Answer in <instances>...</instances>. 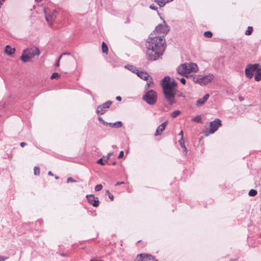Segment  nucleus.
<instances>
[{"instance_id": "nucleus-1", "label": "nucleus", "mask_w": 261, "mask_h": 261, "mask_svg": "<svg viewBox=\"0 0 261 261\" xmlns=\"http://www.w3.org/2000/svg\"><path fill=\"white\" fill-rule=\"evenodd\" d=\"M146 55L148 60L153 61L158 60L166 49V42L163 36L150 34L145 44Z\"/></svg>"}, {"instance_id": "nucleus-2", "label": "nucleus", "mask_w": 261, "mask_h": 261, "mask_svg": "<svg viewBox=\"0 0 261 261\" xmlns=\"http://www.w3.org/2000/svg\"><path fill=\"white\" fill-rule=\"evenodd\" d=\"M161 85L166 100L172 105L176 103L175 95L177 83L169 76H165L162 81Z\"/></svg>"}, {"instance_id": "nucleus-3", "label": "nucleus", "mask_w": 261, "mask_h": 261, "mask_svg": "<svg viewBox=\"0 0 261 261\" xmlns=\"http://www.w3.org/2000/svg\"><path fill=\"white\" fill-rule=\"evenodd\" d=\"M40 54V51L39 48L36 46H33L23 50L20 59L23 62H28L31 58H34L35 56H39Z\"/></svg>"}, {"instance_id": "nucleus-4", "label": "nucleus", "mask_w": 261, "mask_h": 261, "mask_svg": "<svg viewBox=\"0 0 261 261\" xmlns=\"http://www.w3.org/2000/svg\"><path fill=\"white\" fill-rule=\"evenodd\" d=\"M176 70L179 74L186 75L191 72H196L198 70V67L195 63H184L179 66Z\"/></svg>"}, {"instance_id": "nucleus-5", "label": "nucleus", "mask_w": 261, "mask_h": 261, "mask_svg": "<svg viewBox=\"0 0 261 261\" xmlns=\"http://www.w3.org/2000/svg\"><path fill=\"white\" fill-rule=\"evenodd\" d=\"M214 77V74L209 73L208 74L195 75L193 77V80L194 83H198L201 86H204L211 83Z\"/></svg>"}, {"instance_id": "nucleus-6", "label": "nucleus", "mask_w": 261, "mask_h": 261, "mask_svg": "<svg viewBox=\"0 0 261 261\" xmlns=\"http://www.w3.org/2000/svg\"><path fill=\"white\" fill-rule=\"evenodd\" d=\"M169 30V27L166 24V22L164 21L163 24H159L156 27L155 30L151 34L163 36V39H164V36L168 33Z\"/></svg>"}, {"instance_id": "nucleus-7", "label": "nucleus", "mask_w": 261, "mask_h": 261, "mask_svg": "<svg viewBox=\"0 0 261 261\" xmlns=\"http://www.w3.org/2000/svg\"><path fill=\"white\" fill-rule=\"evenodd\" d=\"M44 13L45 14L46 21L49 25H52L53 22L57 16L58 12L56 10L50 11L49 9L44 8Z\"/></svg>"}, {"instance_id": "nucleus-8", "label": "nucleus", "mask_w": 261, "mask_h": 261, "mask_svg": "<svg viewBox=\"0 0 261 261\" xmlns=\"http://www.w3.org/2000/svg\"><path fill=\"white\" fill-rule=\"evenodd\" d=\"M143 99L149 105H154L156 102L157 94L156 92L152 90H148L143 96Z\"/></svg>"}, {"instance_id": "nucleus-9", "label": "nucleus", "mask_w": 261, "mask_h": 261, "mask_svg": "<svg viewBox=\"0 0 261 261\" xmlns=\"http://www.w3.org/2000/svg\"><path fill=\"white\" fill-rule=\"evenodd\" d=\"M221 125V121L218 118H216L214 121L211 122L210 123V129L209 132H206L205 136H207L210 134L214 133Z\"/></svg>"}, {"instance_id": "nucleus-10", "label": "nucleus", "mask_w": 261, "mask_h": 261, "mask_svg": "<svg viewBox=\"0 0 261 261\" xmlns=\"http://www.w3.org/2000/svg\"><path fill=\"white\" fill-rule=\"evenodd\" d=\"M257 66H259L258 64H248L245 69V75L248 79H251L253 76V72L257 68Z\"/></svg>"}, {"instance_id": "nucleus-11", "label": "nucleus", "mask_w": 261, "mask_h": 261, "mask_svg": "<svg viewBox=\"0 0 261 261\" xmlns=\"http://www.w3.org/2000/svg\"><path fill=\"white\" fill-rule=\"evenodd\" d=\"M112 103V101L109 100L102 105L98 106L96 110V113L97 114H103L107 111L108 109L110 108Z\"/></svg>"}, {"instance_id": "nucleus-12", "label": "nucleus", "mask_w": 261, "mask_h": 261, "mask_svg": "<svg viewBox=\"0 0 261 261\" xmlns=\"http://www.w3.org/2000/svg\"><path fill=\"white\" fill-rule=\"evenodd\" d=\"M136 261H158L150 254H140L138 255Z\"/></svg>"}, {"instance_id": "nucleus-13", "label": "nucleus", "mask_w": 261, "mask_h": 261, "mask_svg": "<svg viewBox=\"0 0 261 261\" xmlns=\"http://www.w3.org/2000/svg\"><path fill=\"white\" fill-rule=\"evenodd\" d=\"M87 200L89 203L91 204L94 207H97L99 205V201L97 197H95L93 195L87 196Z\"/></svg>"}, {"instance_id": "nucleus-14", "label": "nucleus", "mask_w": 261, "mask_h": 261, "mask_svg": "<svg viewBox=\"0 0 261 261\" xmlns=\"http://www.w3.org/2000/svg\"><path fill=\"white\" fill-rule=\"evenodd\" d=\"M136 74H137L138 76L140 77L141 79L144 80V81H148L149 79L151 80V77L146 72L137 70Z\"/></svg>"}, {"instance_id": "nucleus-15", "label": "nucleus", "mask_w": 261, "mask_h": 261, "mask_svg": "<svg viewBox=\"0 0 261 261\" xmlns=\"http://www.w3.org/2000/svg\"><path fill=\"white\" fill-rule=\"evenodd\" d=\"M167 124V121H165L159 126L155 133L156 136L160 135L161 133L165 130Z\"/></svg>"}, {"instance_id": "nucleus-16", "label": "nucleus", "mask_w": 261, "mask_h": 261, "mask_svg": "<svg viewBox=\"0 0 261 261\" xmlns=\"http://www.w3.org/2000/svg\"><path fill=\"white\" fill-rule=\"evenodd\" d=\"M210 97L209 94H206L202 98H199L196 102V106L199 107L203 105Z\"/></svg>"}, {"instance_id": "nucleus-17", "label": "nucleus", "mask_w": 261, "mask_h": 261, "mask_svg": "<svg viewBox=\"0 0 261 261\" xmlns=\"http://www.w3.org/2000/svg\"><path fill=\"white\" fill-rule=\"evenodd\" d=\"M254 80L256 82L261 81V68L259 66H257L256 69H255Z\"/></svg>"}, {"instance_id": "nucleus-18", "label": "nucleus", "mask_w": 261, "mask_h": 261, "mask_svg": "<svg viewBox=\"0 0 261 261\" xmlns=\"http://www.w3.org/2000/svg\"><path fill=\"white\" fill-rule=\"evenodd\" d=\"M15 48L11 47L9 45H7L5 47V52L6 54H7L8 55H11L15 52Z\"/></svg>"}, {"instance_id": "nucleus-19", "label": "nucleus", "mask_w": 261, "mask_h": 261, "mask_svg": "<svg viewBox=\"0 0 261 261\" xmlns=\"http://www.w3.org/2000/svg\"><path fill=\"white\" fill-rule=\"evenodd\" d=\"M154 2H156L160 7H164L165 4L172 0H153Z\"/></svg>"}, {"instance_id": "nucleus-20", "label": "nucleus", "mask_w": 261, "mask_h": 261, "mask_svg": "<svg viewBox=\"0 0 261 261\" xmlns=\"http://www.w3.org/2000/svg\"><path fill=\"white\" fill-rule=\"evenodd\" d=\"M108 125L111 126V127H116V128H119V127H120L122 126V123L121 121H117L115 123H109Z\"/></svg>"}, {"instance_id": "nucleus-21", "label": "nucleus", "mask_w": 261, "mask_h": 261, "mask_svg": "<svg viewBox=\"0 0 261 261\" xmlns=\"http://www.w3.org/2000/svg\"><path fill=\"white\" fill-rule=\"evenodd\" d=\"M125 68H127L129 71L133 73H137V70H139L137 68L133 65H127L125 66Z\"/></svg>"}, {"instance_id": "nucleus-22", "label": "nucleus", "mask_w": 261, "mask_h": 261, "mask_svg": "<svg viewBox=\"0 0 261 261\" xmlns=\"http://www.w3.org/2000/svg\"><path fill=\"white\" fill-rule=\"evenodd\" d=\"M101 48L103 53H108V48L107 44L104 42H103L102 43Z\"/></svg>"}, {"instance_id": "nucleus-23", "label": "nucleus", "mask_w": 261, "mask_h": 261, "mask_svg": "<svg viewBox=\"0 0 261 261\" xmlns=\"http://www.w3.org/2000/svg\"><path fill=\"white\" fill-rule=\"evenodd\" d=\"M192 121L198 123L201 122V117L200 116L197 115L192 119Z\"/></svg>"}, {"instance_id": "nucleus-24", "label": "nucleus", "mask_w": 261, "mask_h": 261, "mask_svg": "<svg viewBox=\"0 0 261 261\" xmlns=\"http://www.w3.org/2000/svg\"><path fill=\"white\" fill-rule=\"evenodd\" d=\"M180 111H179V110H176V111H174V112H173L171 114V116L173 118H175L176 117H177L178 115H179L180 114Z\"/></svg>"}, {"instance_id": "nucleus-25", "label": "nucleus", "mask_w": 261, "mask_h": 261, "mask_svg": "<svg viewBox=\"0 0 261 261\" xmlns=\"http://www.w3.org/2000/svg\"><path fill=\"white\" fill-rule=\"evenodd\" d=\"M257 192L256 190H254V189H251L249 192L248 195L250 196H255V195H257Z\"/></svg>"}, {"instance_id": "nucleus-26", "label": "nucleus", "mask_w": 261, "mask_h": 261, "mask_svg": "<svg viewBox=\"0 0 261 261\" xmlns=\"http://www.w3.org/2000/svg\"><path fill=\"white\" fill-rule=\"evenodd\" d=\"M253 31V28L252 27H248L247 30L245 32V35H250L252 34Z\"/></svg>"}, {"instance_id": "nucleus-27", "label": "nucleus", "mask_w": 261, "mask_h": 261, "mask_svg": "<svg viewBox=\"0 0 261 261\" xmlns=\"http://www.w3.org/2000/svg\"><path fill=\"white\" fill-rule=\"evenodd\" d=\"M204 36L207 38H211L213 36V34L210 31H206L204 33Z\"/></svg>"}, {"instance_id": "nucleus-28", "label": "nucleus", "mask_w": 261, "mask_h": 261, "mask_svg": "<svg viewBox=\"0 0 261 261\" xmlns=\"http://www.w3.org/2000/svg\"><path fill=\"white\" fill-rule=\"evenodd\" d=\"M34 174L39 175L40 174V169L38 167H35L34 169Z\"/></svg>"}, {"instance_id": "nucleus-29", "label": "nucleus", "mask_w": 261, "mask_h": 261, "mask_svg": "<svg viewBox=\"0 0 261 261\" xmlns=\"http://www.w3.org/2000/svg\"><path fill=\"white\" fill-rule=\"evenodd\" d=\"M102 186L101 184L97 185L95 187V190L96 191H100L102 189Z\"/></svg>"}, {"instance_id": "nucleus-30", "label": "nucleus", "mask_w": 261, "mask_h": 261, "mask_svg": "<svg viewBox=\"0 0 261 261\" xmlns=\"http://www.w3.org/2000/svg\"><path fill=\"white\" fill-rule=\"evenodd\" d=\"M59 76H60V75L58 73L55 72L52 74V75H51L50 79H54L56 77H59Z\"/></svg>"}, {"instance_id": "nucleus-31", "label": "nucleus", "mask_w": 261, "mask_h": 261, "mask_svg": "<svg viewBox=\"0 0 261 261\" xmlns=\"http://www.w3.org/2000/svg\"><path fill=\"white\" fill-rule=\"evenodd\" d=\"M97 163L98 164H100L101 165H105V162H104L103 161V159L102 158H100L97 161Z\"/></svg>"}, {"instance_id": "nucleus-32", "label": "nucleus", "mask_w": 261, "mask_h": 261, "mask_svg": "<svg viewBox=\"0 0 261 261\" xmlns=\"http://www.w3.org/2000/svg\"><path fill=\"white\" fill-rule=\"evenodd\" d=\"M153 86V83L152 81H149L148 83L146 84V87L147 88L152 87Z\"/></svg>"}, {"instance_id": "nucleus-33", "label": "nucleus", "mask_w": 261, "mask_h": 261, "mask_svg": "<svg viewBox=\"0 0 261 261\" xmlns=\"http://www.w3.org/2000/svg\"><path fill=\"white\" fill-rule=\"evenodd\" d=\"M98 120H99L100 122H102L103 124H105V125H108V124H109V123H108V122H106V121H105L104 120H103V119H102L101 117H98Z\"/></svg>"}, {"instance_id": "nucleus-34", "label": "nucleus", "mask_w": 261, "mask_h": 261, "mask_svg": "<svg viewBox=\"0 0 261 261\" xmlns=\"http://www.w3.org/2000/svg\"><path fill=\"white\" fill-rule=\"evenodd\" d=\"M76 182V181L73 179L72 177H68L67 179V182L69 183V182Z\"/></svg>"}, {"instance_id": "nucleus-35", "label": "nucleus", "mask_w": 261, "mask_h": 261, "mask_svg": "<svg viewBox=\"0 0 261 261\" xmlns=\"http://www.w3.org/2000/svg\"><path fill=\"white\" fill-rule=\"evenodd\" d=\"M178 142L180 145V146L184 148V146H186L185 145V143H184V142L183 141V140H181L180 139V140L178 141Z\"/></svg>"}, {"instance_id": "nucleus-36", "label": "nucleus", "mask_w": 261, "mask_h": 261, "mask_svg": "<svg viewBox=\"0 0 261 261\" xmlns=\"http://www.w3.org/2000/svg\"><path fill=\"white\" fill-rule=\"evenodd\" d=\"M107 193L108 194V196H109V198L111 199V200H113V199H114V196H113V195H112V194H111L110 193V192H109V190L107 191Z\"/></svg>"}, {"instance_id": "nucleus-37", "label": "nucleus", "mask_w": 261, "mask_h": 261, "mask_svg": "<svg viewBox=\"0 0 261 261\" xmlns=\"http://www.w3.org/2000/svg\"><path fill=\"white\" fill-rule=\"evenodd\" d=\"M149 8L152 9V10H157V7L154 5V4H151Z\"/></svg>"}, {"instance_id": "nucleus-38", "label": "nucleus", "mask_w": 261, "mask_h": 261, "mask_svg": "<svg viewBox=\"0 0 261 261\" xmlns=\"http://www.w3.org/2000/svg\"><path fill=\"white\" fill-rule=\"evenodd\" d=\"M61 58V56H60V57H59V58H58V60H57V62L56 63L55 66H56V67H58V66H59V65H60V60Z\"/></svg>"}, {"instance_id": "nucleus-39", "label": "nucleus", "mask_w": 261, "mask_h": 261, "mask_svg": "<svg viewBox=\"0 0 261 261\" xmlns=\"http://www.w3.org/2000/svg\"><path fill=\"white\" fill-rule=\"evenodd\" d=\"M123 155H124V152L123 151H121L119 153L118 158L121 159L123 156Z\"/></svg>"}, {"instance_id": "nucleus-40", "label": "nucleus", "mask_w": 261, "mask_h": 261, "mask_svg": "<svg viewBox=\"0 0 261 261\" xmlns=\"http://www.w3.org/2000/svg\"><path fill=\"white\" fill-rule=\"evenodd\" d=\"M8 258V257H5L3 256H0V261H5Z\"/></svg>"}, {"instance_id": "nucleus-41", "label": "nucleus", "mask_w": 261, "mask_h": 261, "mask_svg": "<svg viewBox=\"0 0 261 261\" xmlns=\"http://www.w3.org/2000/svg\"><path fill=\"white\" fill-rule=\"evenodd\" d=\"M180 82H181L182 84H184V85H185V84H186V79H185V78H184V77L181 78V79H180Z\"/></svg>"}, {"instance_id": "nucleus-42", "label": "nucleus", "mask_w": 261, "mask_h": 261, "mask_svg": "<svg viewBox=\"0 0 261 261\" xmlns=\"http://www.w3.org/2000/svg\"><path fill=\"white\" fill-rule=\"evenodd\" d=\"M112 154H113L112 152H110V153H109L108 154L107 158V160L105 161V162H108V161L109 160L110 158L112 155Z\"/></svg>"}, {"instance_id": "nucleus-43", "label": "nucleus", "mask_w": 261, "mask_h": 261, "mask_svg": "<svg viewBox=\"0 0 261 261\" xmlns=\"http://www.w3.org/2000/svg\"><path fill=\"white\" fill-rule=\"evenodd\" d=\"M184 148H183V151L182 152H183V153L185 155H186L187 152H188V150H187V149L186 146H184Z\"/></svg>"}, {"instance_id": "nucleus-44", "label": "nucleus", "mask_w": 261, "mask_h": 261, "mask_svg": "<svg viewBox=\"0 0 261 261\" xmlns=\"http://www.w3.org/2000/svg\"><path fill=\"white\" fill-rule=\"evenodd\" d=\"M42 224V221L41 220H38L36 221V224H39L40 225H41Z\"/></svg>"}, {"instance_id": "nucleus-45", "label": "nucleus", "mask_w": 261, "mask_h": 261, "mask_svg": "<svg viewBox=\"0 0 261 261\" xmlns=\"http://www.w3.org/2000/svg\"><path fill=\"white\" fill-rule=\"evenodd\" d=\"M179 135L181 136L180 139L183 140V131L182 130H181L180 132V133H179Z\"/></svg>"}, {"instance_id": "nucleus-46", "label": "nucleus", "mask_w": 261, "mask_h": 261, "mask_svg": "<svg viewBox=\"0 0 261 261\" xmlns=\"http://www.w3.org/2000/svg\"><path fill=\"white\" fill-rule=\"evenodd\" d=\"M64 55H70V53L69 52L64 53L60 56L62 57Z\"/></svg>"}, {"instance_id": "nucleus-47", "label": "nucleus", "mask_w": 261, "mask_h": 261, "mask_svg": "<svg viewBox=\"0 0 261 261\" xmlns=\"http://www.w3.org/2000/svg\"><path fill=\"white\" fill-rule=\"evenodd\" d=\"M20 145L21 147H23L24 146L26 145V143L24 142H21Z\"/></svg>"}, {"instance_id": "nucleus-48", "label": "nucleus", "mask_w": 261, "mask_h": 261, "mask_svg": "<svg viewBox=\"0 0 261 261\" xmlns=\"http://www.w3.org/2000/svg\"><path fill=\"white\" fill-rule=\"evenodd\" d=\"M116 99L117 100H118V101H121V99H122V98H121V97L120 96H117V97H116Z\"/></svg>"}, {"instance_id": "nucleus-49", "label": "nucleus", "mask_w": 261, "mask_h": 261, "mask_svg": "<svg viewBox=\"0 0 261 261\" xmlns=\"http://www.w3.org/2000/svg\"><path fill=\"white\" fill-rule=\"evenodd\" d=\"M124 182H117L115 185L116 186H118V185H122V184H123Z\"/></svg>"}, {"instance_id": "nucleus-50", "label": "nucleus", "mask_w": 261, "mask_h": 261, "mask_svg": "<svg viewBox=\"0 0 261 261\" xmlns=\"http://www.w3.org/2000/svg\"><path fill=\"white\" fill-rule=\"evenodd\" d=\"M48 175H50V176H53L54 175L53 173L51 171H49L48 172Z\"/></svg>"}, {"instance_id": "nucleus-51", "label": "nucleus", "mask_w": 261, "mask_h": 261, "mask_svg": "<svg viewBox=\"0 0 261 261\" xmlns=\"http://www.w3.org/2000/svg\"><path fill=\"white\" fill-rule=\"evenodd\" d=\"M60 255L62 256H63V257H65V256H67L66 254H64V253H61Z\"/></svg>"}, {"instance_id": "nucleus-52", "label": "nucleus", "mask_w": 261, "mask_h": 261, "mask_svg": "<svg viewBox=\"0 0 261 261\" xmlns=\"http://www.w3.org/2000/svg\"><path fill=\"white\" fill-rule=\"evenodd\" d=\"M239 99L240 101H242L243 100L244 98L242 97H239Z\"/></svg>"}, {"instance_id": "nucleus-53", "label": "nucleus", "mask_w": 261, "mask_h": 261, "mask_svg": "<svg viewBox=\"0 0 261 261\" xmlns=\"http://www.w3.org/2000/svg\"><path fill=\"white\" fill-rule=\"evenodd\" d=\"M113 165H115L116 164V162H114L112 164Z\"/></svg>"}, {"instance_id": "nucleus-54", "label": "nucleus", "mask_w": 261, "mask_h": 261, "mask_svg": "<svg viewBox=\"0 0 261 261\" xmlns=\"http://www.w3.org/2000/svg\"><path fill=\"white\" fill-rule=\"evenodd\" d=\"M55 178H56V179H58V178H59V177L56 176H55Z\"/></svg>"}, {"instance_id": "nucleus-55", "label": "nucleus", "mask_w": 261, "mask_h": 261, "mask_svg": "<svg viewBox=\"0 0 261 261\" xmlns=\"http://www.w3.org/2000/svg\"><path fill=\"white\" fill-rule=\"evenodd\" d=\"M234 260H235V259H231L229 261H234Z\"/></svg>"}, {"instance_id": "nucleus-56", "label": "nucleus", "mask_w": 261, "mask_h": 261, "mask_svg": "<svg viewBox=\"0 0 261 261\" xmlns=\"http://www.w3.org/2000/svg\"><path fill=\"white\" fill-rule=\"evenodd\" d=\"M72 58L73 59H75V57H74V56H72Z\"/></svg>"}]
</instances>
